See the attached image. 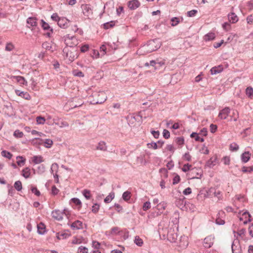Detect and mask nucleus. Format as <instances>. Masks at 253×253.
I'll use <instances>...</instances> for the list:
<instances>
[{
	"instance_id": "b1692460",
	"label": "nucleus",
	"mask_w": 253,
	"mask_h": 253,
	"mask_svg": "<svg viewBox=\"0 0 253 253\" xmlns=\"http://www.w3.org/2000/svg\"><path fill=\"white\" fill-rule=\"evenodd\" d=\"M232 253H241V249L240 246H236L234 243L232 245Z\"/></svg>"
},
{
	"instance_id": "bb28decb",
	"label": "nucleus",
	"mask_w": 253,
	"mask_h": 253,
	"mask_svg": "<svg viewBox=\"0 0 253 253\" xmlns=\"http://www.w3.org/2000/svg\"><path fill=\"white\" fill-rule=\"evenodd\" d=\"M82 194L87 200L90 199L91 197L90 191L87 189H84L82 191Z\"/></svg>"
},
{
	"instance_id": "dca6fc26",
	"label": "nucleus",
	"mask_w": 253,
	"mask_h": 253,
	"mask_svg": "<svg viewBox=\"0 0 253 253\" xmlns=\"http://www.w3.org/2000/svg\"><path fill=\"white\" fill-rule=\"evenodd\" d=\"M216 157L211 158L206 163V166L210 168H213L216 163Z\"/></svg>"
},
{
	"instance_id": "f704fd0d",
	"label": "nucleus",
	"mask_w": 253,
	"mask_h": 253,
	"mask_svg": "<svg viewBox=\"0 0 253 253\" xmlns=\"http://www.w3.org/2000/svg\"><path fill=\"white\" fill-rule=\"evenodd\" d=\"M44 142V146L46 148H50L53 144V141L50 139H46Z\"/></svg>"
},
{
	"instance_id": "8fccbe9b",
	"label": "nucleus",
	"mask_w": 253,
	"mask_h": 253,
	"mask_svg": "<svg viewBox=\"0 0 253 253\" xmlns=\"http://www.w3.org/2000/svg\"><path fill=\"white\" fill-rule=\"evenodd\" d=\"M78 252L80 253H87L88 249L86 247L81 246L78 248Z\"/></svg>"
},
{
	"instance_id": "c03bdc74",
	"label": "nucleus",
	"mask_w": 253,
	"mask_h": 253,
	"mask_svg": "<svg viewBox=\"0 0 253 253\" xmlns=\"http://www.w3.org/2000/svg\"><path fill=\"white\" fill-rule=\"evenodd\" d=\"M14 47V45L11 42H9L6 45L5 50L8 51H11L13 49Z\"/></svg>"
},
{
	"instance_id": "4be33fe9",
	"label": "nucleus",
	"mask_w": 253,
	"mask_h": 253,
	"mask_svg": "<svg viewBox=\"0 0 253 253\" xmlns=\"http://www.w3.org/2000/svg\"><path fill=\"white\" fill-rule=\"evenodd\" d=\"M31 174L30 169L29 168H26L22 170V176L26 178H28L30 177Z\"/></svg>"
},
{
	"instance_id": "774afa93",
	"label": "nucleus",
	"mask_w": 253,
	"mask_h": 253,
	"mask_svg": "<svg viewBox=\"0 0 253 253\" xmlns=\"http://www.w3.org/2000/svg\"><path fill=\"white\" fill-rule=\"evenodd\" d=\"M91 55L93 58H97L99 57V53L98 51H97V50H93L92 53Z\"/></svg>"
},
{
	"instance_id": "20e7f679",
	"label": "nucleus",
	"mask_w": 253,
	"mask_h": 253,
	"mask_svg": "<svg viewBox=\"0 0 253 253\" xmlns=\"http://www.w3.org/2000/svg\"><path fill=\"white\" fill-rule=\"evenodd\" d=\"M51 215L53 218L57 220H62L64 215H67L65 210L63 211L59 210H55L52 211Z\"/></svg>"
},
{
	"instance_id": "393cba45",
	"label": "nucleus",
	"mask_w": 253,
	"mask_h": 253,
	"mask_svg": "<svg viewBox=\"0 0 253 253\" xmlns=\"http://www.w3.org/2000/svg\"><path fill=\"white\" fill-rule=\"evenodd\" d=\"M167 206V204L165 202H162L159 204H158L157 207V209L159 211H163L165 210L166 207Z\"/></svg>"
},
{
	"instance_id": "37998d69",
	"label": "nucleus",
	"mask_w": 253,
	"mask_h": 253,
	"mask_svg": "<svg viewBox=\"0 0 253 253\" xmlns=\"http://www.w3.org/2000/svg\"><path fill=\"white\" fill-rule=\"evenodd\" d=\"M42 28L45 30H48L50 29H51V28H50V27L49 26V25H48V23H47L46 22H45L44 21H43V20H42Z\"/></svg>"
},
{
	"instance_id": "de8ad7c7",
	"label": "nucleus",
	"mask_w": 253,
	"mask_h": 253,
	"mask_svg": "<svg viewBox=\"0 0 253 253\" xmlns=\"http://www.w3.org/2000/svg\"><path fill=\"white\" fill-rule=\"evenodd\" d=\"M149 148H153L154 149H157L159 146L156 142H151L147 144Z\"/></svg>"
},
{
	"instance_id": "f257e3e1",
	"label": "nucleus",
	"mask_w": 253,
	"mask_h": 253,
	"mask_svg": "<svg viewBox=\"0 0 253 253\" xmlns=\"http://www.w3.org/2000/svg\"><path fill=\"white\" fill-rule=\"evenodd\" d=\"M71 40H76L74 37H70L69 35L66 37L65 43L66 46L63 49L64 59L68 64L72 63L78 57V49L76 46L77 43H74L72 44L70 43Z\"/></svg>"
},
{
	"instance_id": "e433bc0d",
	"label": "nucleus",
	"mask_w": 253,
	"mask_h": 253,
	"mask_svg": "<svg viewBox=\"0 0 253 253\" xmlns=\"http://www.w3.org/2000/svg\"><path fill=\"white\" fill-rule=\"evenodd\" d=\"M175 142L178 145L182 146L184 143L183 137H178L176 138Z\"/></svg>"
},
{
	"instance_id": "72a5a7b5",
	"label": "nucleus",
	"mask_w": 253,
	"mask_h": 253,
	"mask_svg": "<svg viewBox=\"0 0 253 253\" xmlns=\"http://www.w3.org/2000/svg\"><path fill=\"white\" fill-rule=\"evenodd\" d=\"M13 135L16 138H22L24 134L23 132L20 131L19 129H16L13 133Z\"/></svg>"
},
{
	"instance_id": "7c9ffc66",
	"label": "nucleus",
	"mask_w": 253,
	"mask_h": 253,
	"mask_svg": "<svg viewBox=\"0 0 253 253\" xmlns=\"http://www.w3.org/2000/svg\"><path fill=\"white\" fill-rule=\"evenodd\" d=\"M72 74L74 76L78 77H84V74L81 71L78 70H74L72 71Z\"/></svg>"
},
{
	"instance_id": "cd10ccee",
	"label": "nucleus",
	"mask_w": 253,
	"mask_h": 253,
	"mask_svg": "<svg viewBox=\"0 0 253 253\" xmlns=\"http://www.w3.org/2000/svg\"><path fill=\"white\" fill-rule=\"evenodd\" d=\"M42 48L45 49L47 50H50L53 51L52 47L50 43L48 42H44L42 44Z\"/></svg>"
},
{
	"instance_id": "13d9d810",
	"label": "nucleus",
	"mask_w": 253,
	"mask_h": 253,
	"mask_svg": "<svg viewBox=\"0 0 253 253\" xmlns=\"http://www.w3.org/2000/svg\"><path fill=\"white\" fill-rule=\"evenodd\" d=\"M180 180V176L178 175H176L173 178L172 184L173 185L177 184Z\"/></svg>"
},
{
	"instance_id": "09e8293b",
	"label": "nucleus",
	"mask_w": 253,
	"mask_h": 253,
	"mask_svg": "<svg viewBox=\"0 0 253 253\" xmlns=\"http://www.w3.org/2000/svg\"><path fill=\"white\" fill-rule=\"evenodd\" d=\"M247 22L249 24H253V13L248 15L246 18Z\"/></svg>"
},
{
	"instance_id": "58836bf2",
	"label": "nucleus",
	"mask_w": 253,
	"mask_h": 253,
	"mask_svg": "<svg viewBox=\"0 0 253 253\" xmlns=\"http://www.w3.org/2000/svg\"><path fill=\"white\" fill-rule=\"evenodd\" d=\"M130 192L126 191L123 194L122 198L125 201H128L130 198Z\"/></svg>"
},
{
	"instance_id": "a878e982",
	"label": "nucleus",
	"mask_w": 253,
	"mask_h": 253,
	"mask_svg": "<svg viewBox=\"0 0 253 253\" xmlns=\"http://www.w3.org/2000/svg\"><path fill=\"white\" fill-rule=\"evenodd\" d=\"M213 191V195L215 197H217L218 200L222 199V194H221V192L219 190L216 191L214 189H211L210 192H211Z\"/></svg>"
},
{
	"instance_id": "ddd939ff",
	"label": "nucleus",
	"mask_w": 253,
	"mask_h": 253,
	"mask_svg": "<svg viewBox=\"0 0 253 253\" xmlns=\"http://www.w3.org/2000/svg\"><path fill=\"white\" fill-rule=\"evenodd\" d=\"M228 18L230 22L235 23L238 21L237 15L234 12H231L228 14Z\"/></svg>"
},
{
	"instance_id": "423d86ee",
	"label": "nucleus",
	"mask_w": 253,
	"mask_h": 253,
	"mask_svg": "<svg viewBox=\"0 0 253 253\" xmlns=\"http://www.w3.org/2000/svg\"><path fill=\"white\" fill-rule=\"evenodd\" d=\"M230 112V109L229 107H225L222 109L218 114V117L221 120L226 119Z\"/></svg>"
},
{
	"instance_id": "052dcab7",
	"label": "nucleus",
	"mask_w": 253,
	"mask_h": 253,
	"mask_svg": "<svg viewBox=\"0 0 253 253\" xmlns=\"http://www.w3.org/2000/svg\"><path fill=\"white\" fill-rule=\"evenodd\" d=\"M157 65V63L155 60H151L150 61V63H146L145 64V66H149V65L155 67V68L156 69L157 68V66H155Z\"/></svg>"
},
{
	"instance_id": "e2e57ef3",
	"label": "nucleus",
	"mask_w": 253,
	"mask_h": 253,
	"mask_svg": "<svg viewBox=\"0 0 253 253\" xmlns=\"http://www.w3.org/2000/svg\"><path fill=\"white\" fill-rule=\"evenodd\" d=\"M210 131L211 133H214L217 128V126L215 125L211 124L210 126Z\"/></svg>"
},
{
	"instance_id": "f8f14e48",
	"label": "nucleus",
	"mask_w": 253,
	"mask_h": 253,
	"mask_svg": "<svg viewBox=\"0 0 253 253\" xmlns=\"http://www.w3.org/2000/svg\"><path fill=\"white\" fill-rule=\"evenodd\" d=\"M167 236L168 240L171 243L175 242L177 238V234L172 233L171 231L168 232Z\"/></svg>"
},
{
	"instance_id": "69168bd1",
	"label": "nucleus",
	"mask_w": 253,
	"mask_h": 253,
	"mask_svg": "<svg viewBox=\"0 0 253 253\" xmlns=\"http://www.w3.org/2000/svg\"><path fill=\"white\" fill-rule=\"evenodd\" d=\"M166 149L167 150L171 152L172 153H173L174 151V148L172 144H168V145H167V146H166Z\"/></svg>"
},
{
	"instance_id": "f3484780",
	"label": "nucleus",
	"mask_w": 253,
	"mask_h": 253,
	"mask_svg": "<svg viewBox=\"0 0 253 253\" xmlns=\"http://www.w3.org/2000/svg\"><path fill=\"white\" fill-rule=\"evenodd\" d=\"M38 232L40 234H43L45 232V226L44 224L41 222L37 225Z\"/></svg>"
},
{
	"instance_id": "5fc2aeb1",
	"label": "nucleus",
	"mask_w": 253,
	"mask_h": 253,
	"mask_svg": "<svg viewBox=\"0 0 253 253\" xmlns=\"http://www.w3.org/2000/svg\"><path fill=\"white\" fill-rule=\"evenodd\" d=\"M191 167L192 166L189 164H185L182 168V170L184 172L188 171Z\"/></svg>"
},
{
	"instance_id": "a19ab883",
	"label": "nucleus",
	"mask_w": 253,
	"mask_h": 253,
	"mask_svg": "<svg viewBox=\"0 0 253 253\" xmlns=\"http://www.w3.org/2000/svg\"><path fill=\"white\" fill-rule=\"evenodd\" d=\"M239 148L238 145L235 143L230 145V150L232 151H236L239 149Z\"/></svg>"
},
{
	"instance_id": "bf43d9fd",
	"label": "nucleus",
	"mask_w": 253,
	"mask_h": 253,
	"mask_svg": "<svg viewBox=\"0 0 253 253\" xmlns=\"http://www.w3.org/2000/svg\"><path fill=\"white\" fill-rule=\"evenodd\" d=\"M31 191L33 193L36 195L37 196H39L41 195V193L39 190L36 187H32L31 189Z\"/></svg>"
},
{
	"instance_id": "4c0bfd02",
	"label": "nucleus",
	"mask_w": 253,
	"mask_h": 253,
	"mask_svg": "<svg viewBox=\"0 0 253 253\" xmlns=\"http://www.w3.org/2000/svg\"><path fill=\"white\" fill-rule=\"evenodd\" d=\"M253 170V167H245L243 166L242 168V171L244 172H251Z\"/></svg>"
},
{
	"instance_id": "9d476101",
	"label": "nucleus",
	"mask_w": 253,
	"mask_h": 253,
	"mask_svg": "<svg viewBox=\"0 0 253 253\" xmlns=\"http://www.w3.org/2000/svg\"><path fill=\"white\" fill-rule=\"evenodd\" d=\"M96 150L102 151H106L107 150V146L106 143L103 141H101L98 144L96 147Z\"/></svg>"
},
{
	"instance_id": "c756f323",
	"label": "nucleus",
	"mask_w": 253,
	"mask_h": 253,
	"mask_svg": "<svg viewBox=\"0 0 253 253\" xmlns=\"http://www.w3.org/2000/svg\"><path fill=\"white\" fill-rule=\"evenodd\" d=\"M14 187L18 191H20L22 189V183L20 181H16L14 184Z\"/></svg>"
},
{
	"instance_id": "a18cd8bd",
	"label": "nucleus",
	"mask_w": 253,
	"mask_h": 253,
	"mask_svg": "<svg viewBox=\"0 0 253 253\" xmlns=\"http://www.w3.org/2000/svg\"><path fill=\"white\" fill-rule=\"evenodd\" d=\"M71 201L77 206H79L81 208L82 206V203L80 200L77 198H73L71 199Z\"/></svg>"
},
{
	"instance_id": "c9c22d12",
	"label": "nucleus",
	"mask_w": 253,
	"mask_h": 253,
	"mask_svg": "<svg viewBox=\"0 0 253 253\" xmlns=\"http://www.w3.org/2000/svg\"><path fill=\"white\" fill-rule=\"evenodd\" d=\"M171 25L172 26H175L180 22L179 19L177 17H173L171 19Z\"/></svg>"
},
{
	"instance_id": "473e14b6",
	"label": "nucleus",
	"mask_w": 253,
	"mask_h": 253,
	"mask_svg": "<svg viewBox=\"0 0 253 253\" xmlns=\"http://www.w3.org/2000/svg\"><path fill=\"white\" fill-rule=\"evenodd\" d=\"M1 154L3 157L7 158L8 159H10L12 156V155L10 152L6 150H3L1 152Z\"/></svg>"
},
{
	"instance_id": "338daca9",
	"label": "nucleus",
	"mask_w": 253,
	"mask_h": 253,
	"mask_svg": "<svg viewBox=\"0 0 253 253\" xmlns=\"http://www.w3.org/2000/svg\"><path fill=\"white\" fill-rule=\"evenodd\" d=\"M59 190L55 186L53 185L52 186L51 193L53 195H55L58 194Z\"/></svg>"
},
{
	"instance_id": "c85d7f7f",
	"label": "nucleus",
	"mask_w": 253,
	"mask_h": 253,
	"mask_svg": "<svg viewBox=\"0 0 253 253\" xmlns=\"http://www.w3.org/2000/svg\"><path fill=\"white\" fill-rule=\"evenodd\" d=\"M134 243L139 247H141L143 244V242L142 239H141L139 236H136L135 237Z\"/></svg>"
},
{
	"instance_id": "1a4fd4ad",
	"label": "nucleus",
	"mask_w": 253,
	"mask_h": 253,
	"mask_svg": "<svg viewBox=\"0 0 253 253\" xmlns=\"http://www.w3.org/2000/svg\"><path fill=\"white\" fill-rule=\"evenodd\" d=\"M15 92L18 96H19L26 100H30L31 99V96L27 92L20 91L19 90L15 89Z\"/></svg>"
},
{
	"instance_id": "864d4df0",
	"label": "nucleus",
	"mask_w": 253,
	"mask_h": 253,
	"mask_svg": "<svg viewBox=\"0 0 253 253\" xmlns=\"http://www.w3.org/2000/svg\"><path fill=\"white\" fill-rule=\"evenodd\" d=\"M163 135L166 139H169L170 137V132L167 129H165L163 130Z\"/></svg>"
},
{
	"instance_id": "603ef678",
	"label": "nucleus",
	"mask_w": 253,
	"mask_h": 253,
	"mask_svg": "<svg viewBox=\"0 0 253 253\" xmlns=\"http://www.w3.org/2000/svg\"><path fill=\"white\" fill-rule=\"evenodd\" d=\"M37 123L38 124H43L45 121V120L44 118L42 117H37Z\"/></svg>"
},
{
	"instance_id": "ea45409f",
	"label": "nucleus",
	"mask_w": 253,
	"mask_h": 253,
	"mask_svg": "<svg viewBox=\"0 0 253 253\" xmlns=\"http://www.w3.org/2000/svg\"><path fill=\"white\" fill-rule=\"evenodd\" d=\"M115 25V22L113 21H111L110 22H107L104 24V28L106 29H108L109 28L113 27Z\"/></svg>"
},
{
	"instance_id": "0eeeda50",
	"label": "nucleus",
	"mask_w": 253,
	"mask_h": 253,
	"mask_svg": "<svg viewBox=\"0 0 253 253\" xmlns=\"http://www.w3.org/2000/svg\"><path fill=\"white\" fill-rule=\"evenodd\" d=\"M69 23V20L66 18L60 17L57 22V24L60 27L65 29L68 27Z\"/></svg>"
},
{
	"instance_id": "0e129e2a",
	"label": "nucleus",
	"mask_w": 253,
	"mask_h": 253,
	"mask_svg": "<svg viewBox=\"0 0 253 253\" xmlns=\"http://www.w3.org/2000/svg\"><path fill=\"white\" fill-rule=\"evenodd\" d=\"M60 17H59L58 14L56 13H53L51 16V18L55 21H57L58 22Z\"/></svg>"
},
{
	"instance_id": "f03ea898",
	"label": "nucleus",
	"mask_w": 253,
	"mask_h": 253,
	"mask_svg": "<svg viewBox=\"0 0 253 253\" xmlns=\"http://www.w3.org/2000/svg\"><path fill=\"white\" fill-rule=\"evenodd\" d=\"M161 46V42L158 39L149 41L147 44L142 46L140 50L146 53H150L158 49Z\"/></svg>"
},
{
	"instance_id": "49530a36",
	"label": "nucleus",
	"mask_w": 253,
	"mask_h": 253,
	"mask_svg": "<svg viewBox=\"0 0 253 253\" xmlns=\"http://www.w3.org/2000/svg\"><path fill=\"white\" fill-rule=\"evenodd\" d=\"M45 171V166L43 165H41L38 167L37 172L38 173H42Z\"/></svg>"
},
{
	"instance_id": "2f4dec72",
	"label": "nucleus",
	"mask_w": 253,
	"mask_h": 253,
	"mask_svg": "<svg viewBox=\"0 0 253 253\" xmlns=\"http://www.w3.org/2000/svg\"><path fill=\"white\" fill-rule=\"evenodd\" d=\"M246 93L249 97L253 96V88L251 86L248 87L246 89Z\"/></svg>"
},
{
	"instance_id": "79ce46f5",
	"label": "nucleus",
	"mask_w": 253,
	"mask_h": 253,
	"mask_svg": "<svg viewBox=\"0 0 253 253\" xmlns=\"http://www.w3.org/2000/svg\"><path fill=\"white\" fill-rule=\"evenodd\" d=\"M100 205L97 203H95L92 206L91 211L93 213H96L98 211Z\"/></svg>"
},
{
	"instance_id": "aec40b11",
	"label": "nucleus",
	"mask_w": 253,
	"mask_h": 253,
	"mask_svg": "<svg viewBox=\"0 0 253 253\" xmlns=\"http://www.w3.org/2000/svg\"><path fill=\"white\" fill-rule=\"evenodd\" d=\"M215 37V35L214 33H209L204 36V40L206 41H209L214 40Z\"/></svg>"
},
{
	"instance_id": "2eb2a0df",
	"label": "nucleus",
	"mask_w": 253,
	"mask_h": 253,
	"mask_svg": "<svg viewBox=\"0 0 253 253\" xmlns=\"http://www.w3.org/2000/svg\"><path fill=\"white\" fill-rule=\"evenodd\" d=\"M251 155L249 152H245L243 153L241 155L242 162L244 163H246L248 162L251 158Z\"/></svg>"
},
{
	"instance_id": "4d7b16f0",
	"label": "nucleus",
	"mask_w": 253,
	"mask_h": 253,
	"mask_svg": "<svg viewBox=\"0 0 253 253\" xmlns=\"http://www.w3.org/2000/svg\"><path fill=\"white\" fill-rule=\"evenodd\" d=\"M197 12V10L195 9L189 11L187 12V16L189 17H193L196 15Z\"/></svg>"
},
{
	"instance_id": "412c9836",
	"label": "nucleus",
	"mask_w": 253,
	"mask_h": 253,
	"mask_svg": "<svg viewBox=\"0 0 253 253\" xmlns=\"http://www.w3.org/2000/svg\"><path fill=\"white\" fill-rule=\"evenodd\" d=\"M115 197V193L111 192L104 199V202L106 203H110Z\"/></svg>"
},
{
	"instance_id": "9b49d317",
	"label": "nucleus",
	"mask_w": 253,
	"mask_h": 253,
	"mask_svg": "<svg viewBox=\"0 0 253 253\" xmlns=\"http://www.w3.org/2000/svg\"><path fill=\"white\" fill-rule=\"evenodd\" d=\"M71 227L73 230H78L83 228V223L80 220H76L71 225Z\"/></svg>"
},
{
	"instance_id": "6e6d98bb",
	"label": "nucleus",
	"mask_w": 253,
	"mask_h": 253,
	"mask_svg": "<svg viewBox=\"0 0 253 253\" xmlns=\"http://www.w3.org/2000/svg\"><path fill=\"white\" fill-rule=\"evenodd\" d=\"M200 152L201 153H203L204 154H208L209 153V151L208 148L206 147L205 145H204L203 147L201 149H200Z\"/></svg>"
},
{
	"instance_id": "4468645a",
	"label": "nucleus",
	"mask_w": 253,
	"mask_h": 253,
	"mask_svg": "<svg viewBox=\"0 0 253 253\" xmlns=\"http://www.w3.org/2000/svg\"><path fill=\"white\" fill-rule=\"evenodd\" d=\"M223 68L222 66L219 65L211 68L210 71L211 75H215L221 73L223 71Z\"/></svg>"
},
{
	"instance_id": "a211bd4d",
	"label": "nucleus",
	"mask_w": 253,
	"mask_h": 253,
	"mask_svg": "<svg viewBox=\"0 0 253 253\" xmlns=\"http://www.w3.org/2000/svg\"><path fill=\"white\" fill-rule=\"evenodd\" d=\"M37 19L35 17H29L27 20V23L31 26H36L37 25Z\"/></svg>"
},
{
	"instance_id": "7ed1b4c3",
	"label": "nucleus",
	"mask_w": 253,
	"mask_h": 253,
	"mask_svg": "<svg viewBox=\"0 0 253 253\" xmlns=\"http://www.w3.org/2000/svg\"><path fill=\"white\" fill-rule=\"evenodd\" d=\"M89 98L92 104H101L106 100L107 96L103 91L94 92Z\"/></svg>"
},
{
	"instance_id": "5701e85b",
	"label": "nucleus",
	"mask_w": 253,
	"mask_h": 253,
	"mask_svg": "<svg viewBox=\"0 0 253 253\" xmlns=\"http://www.w3.org/2000/svg\"><path fill=\"white\" fill-rule=\"evenodd\" d=\"M13 78L21 84H24L25 83H27L25 78L22 76H13Z\"/></svg>"
},
{
	"instance_id": "680f3d73",
	"label": "nucleus",
	"mask_w": 253,
	"mask_h": 253,
	"mask_svg": "<svg viewBox=\"0 0 253 253\" xmlns=\"http://www.w3.org/2000/svg\"><path fill=\"white\" fill-rule=\"evenodd\" d=\"M222 28L227 31L230 29V24L228 22H225L222 24Z\"/></svg>"
},
{
	"instance_id": "6e6552de",
	"label": "nucleus",
	"mask_w": 253,
	"mask_h": 253,
	"mask_svg": "<svg viewBox=\"0 0 253 253\" xmlns=\"http://www.w3.org/2000/svg\"><path fill=\"white\" fill-rule=\"evenodd\" d=\"M140 2L138 0H132L128 2V7L131 10H134L140 6Z\"/></svg>"
},
{
	"instance_id": "6ab92c4d",
	"label": "nucleus",
	"mask_w": 253,
	"mask_h": 253,
	"mask_svg": "<svg viewBox=\"0 0 253 253\" xmlns=\"http://www.w3.org/2000/svg\"><path fill=\"white\" fill-rule=\"evenodd\" d=\"M42 157L41 156H35L33 157V162L35 164H39L43 162Z\"/></svg>"
},
{
	"instance_id": "39448f33",
	"label": "nucleus",
	"mask_w": 253,
	"mask_h": 253,
	"mask_svg": "<svg viewBox=\"0 0 253 253\" xmlns=\"http://www.w3.org/2000/svg\"><path fill=\"white\" fill-rule=\"evenodd\" d=\"M214 237L210 235L206 237L204 240L203 245L206 248H211L213 244Z\"/></svg>"
},
{
	"instance_id": "3c124183",
	"label": "nucleus",
	"mask_w": 253,
	"mask_h": 253,
	"mask_svg": "<svg viewBox=\"0 0 253 253\" xmlns=\"http://www.w3.org/2000/svg\"><path fill=\"white\" fill-rule=\"evenodd\" d=\"M151 207V204L149 202L147 201L144 203L143 206V210L144 211H146L149 209Z\"/></svg>"
}]
</instances>
